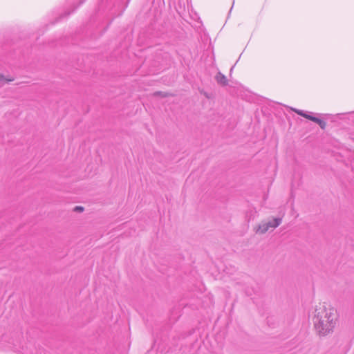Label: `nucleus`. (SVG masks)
I'll list each match as a JSON object with an SVG mask.
<instances>
[{"mask_svg": "<svg viewBox=\"0 0 354 354\" xmlns=\"http://www.w3.org/2000/svg\"><path fill=\"white\" fill-rule=\"evenodd\" d=\"M337 319L336 310L324 305L317 306L313 319L317 333L322 336L333 332Z\"/></svg>", "mask_w": 354, "mask_h": 354, "instance_id": "obj_1", "label": "nucleus"}, {"mask_svg": "<svg viewBox=\"0 0 354 354\" xmlns=\"http://www.w3.org/2000/svg\"><path fill=\"white\" fill-rule=\"evenodd\" d=\"M281 218H274L272 219V221H270L268 222H262L257 227L256 230V233L261 234H265L270 228H277L281 223Z\"/></svg>", "mask_w": 354, "mask_h": 354, "instance_id": "obj_2", "label": "nucleus"}, {"mask_svg": "<svg viewBox=\"0 0 354 354\" xmlns=\"http://www.w3.org/2000/svg\"><path fill=\"white\" fill-rule=\"evenodd\" d=\"M215 79H216L217 83L222 86H225L227 84V80L226 77L220 72H218L216 74Z\"/></svg>", "mask_w": 354, "mask_h": 354, "instance_id": "obj_3", "label": "nucleus"}, {"mask_svg": "<svg viewBox=\"0 0 354 354\" xmlns=\"http://www.w3.org/2000/svg\"><path fill=\"white\" fill-rule=\"evenodd\" d=\"M313 122L318 124L322 129H325V128L326 127V123L325 121L317 118H313Z\"/></svg>", "mask_w": 354, "mask_h": 354, "instance_id": "obj_4", "label": "nucleus"}, {"mask_svg": "<svg viewBox=\"0 0 354 354\" xmlns=\"http://www.w3.org/2000/svg\"><path fill=\"white\" fill-rule=\"evenodd\" d=\"M292 110L298 115L303 116L304 118L306 113L304 111L299 110V109H292Z\"/></svg>", "mask_w": 354, "mask_h": 354, "instance_id": "obj_5", "label": "nucleus"}, {"mask_svg": "<svg viewBox=\"0 0 354 354\" xmlns=\"http://www.w3.org/2000/svg\"><path fill=\"white\" fill-rule=\"evenodd\" d=\"M304 118H306V119H308V120H311L313 122V118H317L316 117L313 116V115H310L308 113H306V114L304 115Z\"/></svg>", "mask_w": 354, "mask_h": 354, "instance_id": "obj_6", "label": "nucleus"}, {"mask_svg": "<svg viewBox=\"0 0 354 354\" xmlns=\"http://www.w3.org/2000/svg\"><path fill=\"white\" fill-rule=\"evenodd\" d=\"M74 211L75 212H82L84 211V207H82V206H76L75 208H74Z\"/></svg>", "mask_w": 354, "mask_h": 354, "instance_id": "obj_7", "label": "nucleus"}, {"mask_svg": "<svg viewBox=\"0 0 354 354\" xmlns=\"http://www.w3.org/2000/svg\"><path fill=\"white\" fill-rule=\"evenodd\" d=\"M6 81V80L4 78V77L0 74V82H3Z\"/></svg>", "mask_w": 354, "mask_h": 354, "instance_id": "obj_8", "label": "nucleus"}, {"mask_svg": "<svg viewBox=\"0 0 354 354\" xmlns=\"http://www.w3.org/2000/svg\"><path fill=\"white\" fill-rule=\"evenodd\" d=\"M154 95H162V96H163V97H165V96H166V95H162V93H161V92H156V93H154Z\"/></svg>", "mask_w": 354, "mask_h": 354, "instance_id": "obj_9", "label": "nucleus"}]
</instances>
